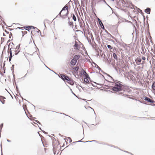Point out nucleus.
<instances>
[{"instance_id":"nucleus-8","label":"nucleus","mask_w":155,"mask_h":155,"mask_svg":"<svg viewBox=\"0 0 155 155\" xmlns=\"http://www.w3.org/2000/svg\"><path fill=\"white\" fill-rule=\"evenodd\" d=\"M122 3L123 4H125V5H126V7H127L128 8H132L131 7H130V5H131V3H130V5H129L127 2H125V1H124V0H122Z\"/></svg>"},{"instance_id":"nucleus-49","label":"nucleus","mask_w":155,"mask_h":155,"mask_svg":"<svg viewBox=\"0 0 155 155\" xmlns=\"http://www.w3.org/2000/svg\"><path fill=\"white\" fill-rule=\"evenodd\" d=\"M70 90H71V93H72V94H73L74 96H75L76 97H77V96L74 93V92H73V91H72V90L71 88H70Z\"/></svg>"},{"instance_id":"nucleus-20","label":"nucleus","mask_w":155,"mask_h":155,"mask_svg":"<svg viewBox=\"0 0 155 155\" xmlns=\"http://www.w3.org/2000/svg\"><path fill=\"white\" fill-rule=\"evenodd\" d=\"M31 27L30 26H26L24 27L25 29L28 31L31 29Z\"/></svg>"},{"instance_id":"nucleus-4","label":"nucleus","mask_w":155,"mask_h":155,"mask_svg":"<svg viewBox=\"0 0 155 155\" xmlns=\"http://www.w3.org/2000/svg\"><path fill=\"white\" fill-rule=\"evenodd\" d=\"M58 75L60 78H61L64 81H67L69 78L68 76L63 74H61L60 75Z\"/></svg>"},{"instance_id":"nucleus-38","label":"nucleus","mask_w":155,"mask_h":155,"mask_svg":"<svg viewBox=\"0 0 155 155\" xmlns=\"http://www.w3.org/2000/svg\"><path fill=\"white\" fill-rule=\"evenodd\" d=\"M5 99V97L2 96H0V101L1 102L2 101V99Z\"/></svg>"},{"instance_id":"nucleus-29","label":"nucleus","mask_w":155,"mask_h":155,"mask_svg":"<svg viewBox=\"0 0 155 155\" xmlns=\"http://www.w3.org/2000/svg\"><path fill=\"white\" fill-rule=\"evenodd\" d=\"M72 18V19H73V20L74 21H76L77 19H76V18L74 14H73Z\"/></svg>"},{"instance_id":"nucleus-42","label":"nucleus","mask_w":155,"mask_h":155,"mask_svg":"<svg viewBox=\"0 0 155 155\" xmlns=\"http://www.w3.org/2000/svg\"><path fill=\"white\" fill-rule=\"evenodd\" d=\"M90 108L92 110L94 113V114H95V113L94 112V109L92 108L90 106H88V108Z\"/></svg>"},{"instance_id":"nucleus-47","label":"nucleus","mask_w":155,"mask_h":155,"mask_svg":"<svg viewBox=\"0 0 155 155\" xmlns=\"http://www.w3.org/2000/svg\"><path fill=\"white\" fill-rule=\"evenodd\" d=\"M124 151V152H126V153H129V154H131V155H134L132 153H130V152H128V151Z\"/></svg>"},{"instance_id":"nucleus-64","label":"nucleus","mask_w":155,"mask_h":155,"mask_svg":"<svg viewBox=\"0 0 155 155\" xmlns=\"http://www.w3.org/2000/svg\"><path fill=\"white\" fill-rule=\"evenodd\" d=\"M42 132H43L44 133H45V134H47V132H45V131H44V130H42Z\"/></svg>"},{"instance_id":"nucleus-44","label":"nucleus","mask_w":155,"mask_h":155,"mask_svg":"<svg viewBox=\"0 0 155 155\" xmlns=\"http://www.w3.org/2000/svg\"><path fill=\"white\" fill-rule=\"evenodd\" d=\"M20 44H19L18 45V46H16L15 49L18 50V49H19V48H20Z\"/></svg>"},{"instance_id":"nucleus-12","label":"nucleus","mask_w":155,"mask_h":155,"mask_svg":"<svg viewBox=\"0 0 155 155\" xmlns=\"http://www.w3.org/2000/svg\"><path fill=\"white\" fill-rule=\"evenodd\" d=\"M67 81H68V83L71 85H73L74 84V82L73 81H72V79L70 78H68V80Z\"/></svg>"},{"instance_id":"nucleus-59","label":"nucleus","mask_w":155,"mask_h":155,"mask_svg":"<svg viewBox=\"0 0 155 155\" xmlns=\"http://www.w3.org/2000/svg\"><path fill=\"white\" fill-rule=\"evenodd\" d=\"M5 100H3V101H1V102H2V103L3 104H5Z\"/></svg>"},{"instance_id":"nucleus-50","label":"nucleus","mask_w":155,"mask_h":155,"mask_svg":"<svg viewBox=\"0 0 155 155\" xmlns=\"http://www.w3.org/2000/svg\"><path fill=\"white\" fill-rule=\"evenodd\" d=\"M9 54H10V55H12V51L11 50V48L10 50Z\"/></svg>"},{"instance_id":"nucleus-24","label":"nucleus","mask_w":155,"mask_h":155,"mask_svg":"<svg viewBox=\"0 0 155 155\" xmlns=\"http://www.w3.org/2000/svg\"><path fill=\"white\" fill-rule=\"evenodd\" d=\"M98 22L99 24V25L101 27L103 25H104L102 22H101V20L99 19L98 18Z\"/></svg>"},{"instance_id":"nucleus-28","label":"nucleus","mask_w":155,"mask_h":155,"mask_svg":"<svg viewBox=\"0 0 155 155\" xmlns=\"http://www.w3.org/2000/svg\"><path fill=\"white\" fill-rule=\"evenodd\" d=\"M127 21L128 22V23H130L132 24V25L134 27V28H135V29H136V27H135V26L134 25V24H133L132 22H131V21H128V20H127Z\"/></svg>"},{"instance_id":"nucleus-10","label":"nucleus","mask_w":155,"mask_h":155,"mask_svg":"<svg viewBox=\"0 0 155 155\" xmlns=\"http://www.w3.org/2000/svg\"><path fill=\"white\" fill-rule=\"evenodd\" d=\"M131 6L132 7V9H135V8H137V11L139 13H141V12H142V11L140 9L137 8L136 6H135L134 5H133L132 3H131Z\"/></svg>"},{"instance_id":"nucleus-25","label":"nucleus","mask_w":155,"mask_h":155,"mask_svg":"<svg viewBox=\"0 0 155 155\" xmlns=\"http://www.w3.org/2000/svg\"><path fill=\"white\" fill-rule=\"evenodd\" d=\"M68 6H67L66 5H65L64 7L63 8H62L61 10L62 11L65 10H68Z\"/></svg>"},{"instance_id":"nucleus-35","label":"nucleus","mask_w":155,"mask_h":155,"mask_svg":"<svg viewBox=\"0 0 155 155\" xmlns=\"http://www.w3.org/2000/svg\"><path fill=\"white\" fill-rule=\"evenodd\" d=\"M118 94L120 95H122V94H123L124 96H126L127 95H128L126 94H124L122 92H118Z\"/></svg>"},{"instance_id":"nucleus-19","label":"nucleus","mask_w":155,"mask_h":155,"mask_svg":"<svg viewBox=\"0 0 155 155\" xmlns=\"http://www.w3.org/2000/svg\"><path fill=\"white\" fill-rule=\"evenodd\" d=\"M82 142H84L83 141H81V140H78V141H76L74 142L73 143H71V144H72V145H73L72 144L73 143L74 144L78 145V143H82Z\"/></svg>"},{"instance_id":"nucleus-41","label":"nucleus","mask_w":155,"mask_h":155,"mask_svg":"<svg viewBox=\"0 0 155 155\" xmlns=\"http://www.w3.org/2000/svg\"><path fill=\"white\" fill-rule=\"evenodd\" d=\"M102 73H103V74H104L106 75L107 76H108L109 77H110V75L109 74H107V73H106V72H104V71Z\"/></svg>"},{"instance_id":"nucleus-63","label":"nucleus","mask_w":155,"mask_h":155,"mask_svg":"<svg viewBox=\"0 0 155 155\" xmlns=\"http://www.w3.org/2000/svg\"><path fill=\"white\" fill-rule=\"evenodd\" d=\"M67 13H66V14L65 15H68V14L69 13V12L68 11V10H67Z\"/></svg>"},{"instance_id":"nucleus-61","label":"nucleus","mask_w":155,"mask_h":155,"mask_svg":"<svg viewBox=\"0 0 155 155\" xmlns=\"http://www.w3.org/2000/svg\"><path fill=\"white\" fill-rule=\"evenodd\" d=\"M139 101L141 103H143L144 104H146L145 103H144L143 102H145L144 101Z\"/></svg>"},{"instance_id":"nucleus-53","label":"nucleus","mask_w":155,"mask_h":155,"mask_svg":"<svg viewBox=\"0 0 155 155\" xmlns=\"http://www.w3.org/2000/svg\"><path fill=\"white\" fill-rule=\"evenodd\" d=\"M62 10H61L60 12H59V14L58 15H59L61 17H62V15H61V12H62Z\"/></svg>"},{"instance_id":"nucleus-14","label":"nucleus","mask_w":155,"mask_h":155,"mask_svg":"<svg viewBox=\"0 0 155 155\" xmlns=\"http://www.w3.org/2000/svg\"><path fill=\"white\" fill-rule=\"evenodd\" d=\"M77 61L74 59H72L70 62L71 64L72 65H75L76 64Z\"/></svg>"},{"instance_id":"nucleus-40","label":"nucleus","mask_w":155,"mask_h":155,"mask_svg":"<svg viewBox=\"0 0 155 155\" xmlns=\"http://www.w3.org/2000/svg\"><path fill=\"white\" fill-rule=\"evenodd\" d=\"M12 57H13L12 55H9V61L10 62L11 61Z\"/></svg>"},{"instance_id":"nucleus-51","label":"nucleus","mask_w":155,"mask_h":155,"mask_svg":"<svg viewBox=\"0 0 155 155\" xmlns=\"http://www.w3.org/2000/svg\"><path fill=\"white\" fill-rule=\"evenodd\" d=\"M97 84L100 86H103V85H104V84H103L99 83V84Z\"/></svg>"},{"instance_id":"nucleus-48","label":"nucleus","mask_w":155,"mask_h":155,"mask_svg":"<svg viewBox=\"0 0 155 155\" xmlns=\"http://www.w3.org/2000/svg\"><path fill=\"white\" fill-rule=\"evenodd\" d=\"M140 14L142 15L143 17V18H144H144H145V17L144 15V13L143 12H141Z\"/></svg>"},{"instance_id":"nucleus-16","label":"nucleus","mask_w":155,"mask_h":155,"mask_svg":"<svg viewBox=\"0 0 155 155\" xmlns=\"http://www.w3.org/2000/svg\"><path fill=\"white\" fill-rule=\"evenodd\" d=\"M135 61L137 64V65H139L140 64V63L141 62L142 60L140 58H137L136 59Z\"/></svg>"},{"instance_id":"nucleus-62","label":"nucleus","mask_w":155,"mask_h":155,"mask_svg":"<svg viewBox=\"0 0 155 155\" xmlns=\"http://www.w3.org/2000/svg\"><path fill=\"white\" fill-rule=\"evenodd\" d=\"M14 65H12V67H11V70H12V68H13H13H14Z\"/></svg>"},{"instance_id":"nucleus-46","label":"nucleus","mask_w":155,"mask_h":155,"mask_svg":"<svg viewBox=\"0 0 155 155\" xmlns=\"http://www.w3.org/2000/svg\"><path fill=\"white\" fill-rule=\"evenodd\" d=\"M31 27V29L32 28H33V29H38V28L36 27H35L33 26H31V25H30Z\"/></svg>"},{"instance_id":"nucleus-55","label":"nucleus","mask_w":155,"mask_h":155,"mask_svg":"<svg viewBox=\"0 0 155 155\" xmlns=\"http://www.w3.org/2000/svg\"><path fill=\"white\" fill-rule=\"evenodd\" d=\"M35 121L36 122L38 123L39 124H41L40 123L38 120H35Z\"/></svg>"},{"instance_id":"nucleus-57","label":"nucleus","mask_w":155,"mask_h":155,"mask_svg":"<svg viewBox=\"0 0 155 155\" xmlns=\"http://www.w3.org/2000/svg\"><path fill=\"white\" fill-rule=\"evenodd\" d=\"M21 32L22 34H23V33H24V34H26L27 33V32L26 31H21Z\"/></svg>"},{"instance_id":"nucleus-5","label":"nucleus","mask_w":155,"mask_h":155,"mask_svg":"<svg viewBox=\"0 0 155 155\" xmlns=\"http://www.w3.org/2000/svg\"><path fill=\"white\" fill-rule=\"evenodd\" d=\"M92 142L93 143H96L97 144H93L97 145L98 144H102V145H106L104 142H98L95 140H93L92 141L88 140V143ZM107 145H108L107 144Z\"/></svg>"},{"instance_id":"nucleus-13","label":"nucleus","mask_w":155,"mask_h":155,"mask_svg":"<svg viewBox=\"0 0 155 155\" xmlns=\"http://www.w3.org/2000/svg\"><path fill=\"white\" fill-rule=\"evenodd\" d=\"M74 47L75 48V49L76 50H79L80 49V46L78 45V42L76 41H75Z\"/></svg>"},{"instance_id":"nucleus-27","label":"nucleus","mask_w":155,"mask_h":155,"mask_svg":"<svg viewBox=\"0 0 155 155\" xmlns=\"http://www.w3.org/2000/svg\"><path fill=\"white\" fill-rule=\"evenodd\" d=\"M97 73H99L102 76V77L106 81L110 83V81L106 79H105V78L104 76V75H102L101 74V73L100 72H98Z\"/></svg>"},{"instance_id":"nucleus-34","label":"nucleus","mask_w":155,"mask_h":155,"mask_svg":"<svg viewBox=\"0 0 155 155\" xmlns=\"http://www.w3.org/2000/svg\"><path fill=\"white\" fill-rule=\"evenodd\" d=\"M5 38H1V44H2V43L4 42Z\"/></svg>"},{"instance_id":"nucleus-43","label":"nucleus","mask_w":155,"mask_h":155,"mask_svg":"<svg viewBox=\"0 0 155 155\" xmlns=\"http://www.w3.org/2000/svg\"><path fill=\"white\" fill-rule=\"evenodd\" d=\"M115 70L117 71V72H118V70L119 69V68L118 67H115L114 68Z\"/></svg>"},{"instance_id":"nucleus-31","label":"nucleus","mask_w":155,"mask_h":155,"mask_svg":"<svg viewBox=\"0 0 155 155\" xmlns=\"http://www.w3.org/2000/svg\"><path fill=\"white\" fill-rule=\"evenodd\" d=\"M107 47L110 49H113V47L110 45H107Z\"/></svg>"},{"instance_id":"nucleus-33","label":"nucleus","mask_w":155,"mask_h":155,"mask_svg":"<svg viewBox=\"0 0 155 155\" xmlns=\"http://www.w3.org/2000/svg\"><path fill=\"white\" fill-rule=\"evenodd\" d=\"M107 37H111L113 38H114V36H112L111 34H110L109 33H108L107 34Z\"/></svg>"},{"instance_id":"nucleus-21","label":"nucleus","mask_w":155,"mask_h":155,"mask_svg":"<svg viewBox=\"0 0 155 155\" xmlns=\"http://www.w3.org/2000/svg\"><path fill=\"white\" fill-rule=\"evenodd\" d=\"M112 56L114 59L116 60L117 61L118 60V58L117 57L116 54L115 53H113Z\"/></svg>"},{"instance_id":"nucleus-32","label":"nucleus","mask_w":155,"mask_h":155,"mask_svg":"<svg viewBox=\"0 0 155 155\" xmlns=\"http://www.w3.org/2000/svg\"><path fill=\"white\" fill-rule=\"evenodd\" d=\"M109 77L110 78H111V79L110 80H111V81H112V82H114V81H116V80L114 79L111 76H110V77Z\"/></svg>"},{"instance_id":"nucleus-45","label":"nucleus","mask_w":155,"mask_h":155,"mask_svg":"<svg viewBox=\"0 0 155 155\" xmlns=\"http://www.w3.org/2000/svg\"><path fill=\"white\" fill-rule=\"evenodd\" d=\"M108 40H109V41H111L114 43H115V41L111 39H108Z\"/></svg>"},{"instance_id":"nucleus-9","label":"nucleus","mask_w":155,"mask_h":155,"mask_svg":"<svg viewBox=\"0 0 155 155\" xmlns=\"http://www.w3.org/2000/svg\"><path fill=\"white\" fill-rule=\"evenodd\" d=\"M82 19L83 21V22H81L80 25L81 27H82V28H83V30H84V29L86 30V28L85 27V24L84 22V21L83 20L82 18H81Z\"/></svg>"},{"instance_id":"nucleus-7","label":"nucleus","mask_w":155,"mask_h":155,"mask_svg":"<svg viewBox=\"0 0 155 155\" xmlns=\"http://www.w3.org/2000/svg\"><path fill=\"white\" fill-rule=\"evenodd\" d=\"M142 47H141V53L142 54H143L144 55H145V54L146 53V49L145 48V47L144 45H142L141 44Z\"/></svg>"},{"instance_id":"nucleus-17","label":"nucleus","mask_w":155,"mask_h":155,"mask_svg":"<svg viewBox=\"0 0 155 155\" xmlns=\"http://www.w3.org/2000/svg\"><path fill=\"white\" fill-rule=\"evenodd\" d=\"M152 89L153 91V92H155V81H154L152 83L151 86Z\"/></svg>"},{"instance_id":"nucleus-6","label":"nucleus","mask_w":155,"mask_h":155,"mask_svg":"<svg viewBox=\"0 0 155 155\" xmlns=\"http://www.w3.org/2000/svg\"><path fill=\"white\" fill-rule=\"evenodd\" d=\"M143 99L150 103H154L155 102L154 101L152 100L151 99L146 96H143Z\"/></svg>"},{"instance_id":"nucleus-39","label":"nucleus","mask_w":155,"mask_h":155,"mask_svg":"<svg viewBox=\"0 0 155 155\" xmlns=\"http://www.w3.org/2000/svg\"><path fill=\"white\" fill-rule=\"evenodd\" d=\"M3 123H2L0 125V133L1 132V130L3 127Z\"/></svg>"},{"instance_id":"nucleus-2","label":"nucleus","mask_w":155,"mask_h":155,"mask_svg":"<svg viewBox=\"0 0 155 155\" xmlns=\"http://www.w3.org/2000/svg\"><path fill=\"white\" fill-rule=\"evenodd\" d=\"M91 61L90 60V59L88 58V62H89L91 63V65L93 67H94L97 68L99 71H101V72H103V71L94 62L92 59H91Z\"/></svg>"},{"instance_id":"nucleus-60","label":"nucleus","mask_w":155,"mask_h":155,"mask_svg":"<svg viewBox=\"0 0 155 155\" xmlns=\"http://www.w3.org/2000/svg\"><path fill=\"white\" fill-rule=\"evenodd\" d=\"M127 45L125 43H124V45H123V47L124 48L125 47V46H127Z\"/></svg>"},{"instance_id":"nucleus-15","label":"nucleus","mask_w":155,"mask_h":155,"mask_svg":"<svg viewBox=\"0 0 155 155\" xmlns=\"http://www.w3.org/2000/svg\"><path fill=\"white\" fill-rule=\"evenodd\" d=\"M151 9L147 7L144 10V12L145 13L148 14H150V12Z\"/></svg>"},{"instance_id":"nucleus-36","label":"nucleus","mask_w":155,"mask_h":155,"mask_svg":"<svg viewBox=\"0 0 155 155\" xmlns=\"http://www.w3.org/2000/svg\"><path fill=\"white\" fill-rule=\"evenodd\" d=\"M74 69L75 71H77L79 69V67H75L74 68Z\"/></svg>"},{"instance_id":"nucleus-18","label":"nucleus","mask_w":155,"mask_h":155,"mask_svg":"<svg viewBox=\"0 0 155 155\" xmlns=\"http://www.w3.org/2000/svg\"><path fill=\"white\" fill-rule=\"evenodd\" d=\"M72 141V140L70 138V137L68 138V139H67V140H65V142L66 143V144H67L68 143V142L69 143H70Z\"/></svg>"},{"instance_id":"nucleus-11","label":"nucleus","mask_w":155,"mask_h":155,"mask_svg":"<svg viewBox=\"0 0 155 155\" xmlns=\"http://www.w3.org/2000/svg\"><path fill=\"white\" fill-rule=\"evenodd\" d=\"M133 77L134 76L133 75L129 73L128 74V75L127 77H126L127 78H128L129 80H133Z\"/></svg>"},{"instance_id":"nucleus-1","label":"nucleus","mask_w":155,"mask_h":155,"mask_svg":"<svg viewBox=\"0 0 155 155\" xmlns=\"http://www.w3.org/2000/svg\"><path fill=\"white\" fill-rule=\"evenodd\" d=\"M110 84H109L110 89L113 91L115 92H119L123 91H125L124 89L123 85L121 84V82L117 80H116L114 82L110 81Z\"/></svg>"},{"instance_id":"nucleus-37","label":"nucleus","mask_w":155,"mask_h":155,"mask_svg":"<svg viewBox=\"0 0 155 155\" xmlns=\"http://www.w3.org/2000/svg\"><path fill=\"white\" fill-rule=\"evenodd\" d=\"M68 23L70 26H71V25H72V26L73 27V22H71L70 21H68Z\"/></svg>"},{"instance_id":"nucleus-26","label":"nucleus","mask_w":155,"mask_h":155,"mask_svg":"<svg viewBox=\"0 0 155 155\" xmlns=\"http://www.w3.org/2000/svg\"><path fill=\"white\" fill-rule=\"evenodd\" d=\"M79 58V56L78 55H75L74 56L73 59H74L76 61Z\"/></svg>"},{"instance_id":"nucleus-3","label":"nucleus","mask_w":155,"mask_h":155,"mask_svg":"<svg viewBox=\"0 0 155 155\" xmlns=\"http://www.w3.org/2000/svg\"><path fill=\"white\" fill-rule=\"evenodd\" d=\"M83 74L84 76H85V78H84V80L86 84H87V73L86 72L83 70V73H81L80 74V76H82Z\"/></svg>"},{"instance_id":"nucleus-22","label":"nucleus","mask_w":155,"mask_h":155,"mask_svg":"<svg viewBox=\"0 0 155 155\" xmlns=\"http://www.w3.org/2000/svg\"><path fill=\"white\" fill-rule=\"evenodd\" d=\"M58 147L57 146H54L53 148V151L54 154L55 155L57 150V148Z\"/></svg>"},{"instance_id":"nucleus-54","label":"nucleus","mask_w":155,"mask_h":155,"mask_svg":"<svg viewBox=\"0 0 155 155\" xmlns=\"http://www.w3.org/2000/svg\"><path fill=\"white\" fill-rule=\"evenodd\" d=\"M146 58L145 57L143 56L142 57V59L144 61L146 59Z\"/></svg>"},{"instance_id":"nucleus-56","label":"nucleus","mask_w":155,"mask_h":155,"mask_svg":"<svg viewBox=\"0 0 155 155\" xmlns=\"http://www.w3.org/2000/svg\"><path fill=\"white\" fill-rule=\"evenodd\" d=\"M101 28L102 29H103V30L105 29L104 27V25L102 26H101Z\"/></svg>"},{"instance_id":"nucleus-58","label":"nucleus","mask_w":155,"mask_h":155,"mask_svg":"<svg viewBox=\"0 0 155 155\" xmlns=\"http://www.w3.org/2000/svg\"><path fill=\"white\" fill-rule=\"evenodd\" d=\"M143 118H144L145 119H150V118L149 117H143Z\"/></svg>"},{"instance_id":"nucleus-52","label":"nucleus","mask_w":155,"mask_h":155,"mask_svg":"<svg viewBox=\"0 0 155 155\" xmlns=\"http://www.w3.org/2000/svg\"><path fill=\"white\" fill-rule=\"evenodd\" d=\"M91 45L92 47L93 48H95V46L93 44H91Z\"/></svg>"},{"instance_id":"nucleus-23","label":"nucleus","mask_w":155,"mask_h":155,"mask_svg":"<svg viewBox=\"0 0 155 155\" xmlns=\"http://www.w3.org/2000/svg\"><path fill=\"white\" fill-rule=\"evenodd\" d=\"M82 9H83V12H84V16L85 17V18L86 24L87 25V21L86 20V16H87L86 13V12L84 11V8H82Z\"/></svg>"},{"instance_id":"nucleus-30","label":"nucleus","mask_w":155,"mask_h":155,"mask_svg":"<svg viewBox=\"0 0 155 155\" xmlns=\"http://www.w3.org/2000/svg\"><path fill=\"white\" fill-rule=\"evenodd\" d=\"M20 51L18 50H16L15 51V55H17L19 52Z\"/></svg>"}]
</instances>
